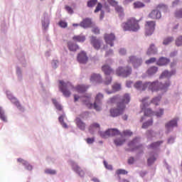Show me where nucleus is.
<instances>
[{"mask_svg":"<svg viewBox=\"0 0 182 182\" xmlns=\"http://www.w3.org/2000/svg\"><path fill=\"white\" fill-rule=\"evenodd\" d=\"M60 85L58 86L60 90L63 92V96L65 97H70L72 95L70 90L75 89L76 92L78 93H85L87 89H89V86L85 85H77V87H74L72 83L70 82H65L63 80H58Z\"/></svg>","mask_w":182,"mask_h":182,"instance_id":"1","label":"nucleus"},{"mask_svg":"<svg viewBox=\"0 0 182 182\" xmlns=\"http://www.w3.org/2000/svg\"><path fill=\"white\" fill-rule=\"evenodd\" d=\"M129 103H130V95L124 94L120 101L117 102V108L113 107L109 109L111 117H118L123 114L126 110V105H129Z\"/></svg>","mask_w":182,"mask_h":182,"instance_id":"2","label":"nucleus"},{"mask_svg":"<svg viewBox=\"0 0 182 182\" xmlns=\"http://www.w3.org/2000/svg\"><path fill=\"white\" fill-rule=\"evenodd\" d=\"M139 22L140 20H137L134 17H130L127 21L121 24V28L124 32H137L140 29Z\"/></svg>","mask_w":182,"mask_h":182,"instance_id":"3","label":"nucleus"},{"mask_svg":"<svg viewBox=\"0 0 182 182\" xmlns=\"http://www.w3.org/2000/svg\"><path fill=\"white\" fill-rule=\"evenodd\" d=\"M168 86H170V81H167L165 85L159 81L147 82V88L151 92H159V90H163Z\"/></svg>","mask_w":182,"mask_h":182,"instance_id":"4","label":"nucleus"},{"mask_svg":"<svg viewBox=\"0 0 182 182\" xmlns=\"http://www.w3.org/2000/svg\"><path fill=\"white\" fill-rule=\"evenodd\" d=\"M132 67L126 66V67H119L116 70L117 76H122V77H128L132 75Z\"/></svg>","mask_w":182,"mask_h":182,"instance_id":"5","label":"nucleus"},{"mask_svg":"<svg viewBox=\"0 0 182 182\" xmlns=\"http://www.w3.org/2000/svg\"><path fill=\"white\" fill-rule=\"evenodd\" d=\"M122 133L117 129H109L105 132L100 134L102 139H107V137H114V136H121Z\"/></svg>","mask_w":182,"mask_h":182,"instance_id":"6","label":"nucleus"},{"mask_svg":"<svg viewBox=\"0 0 182 182\" xmlns=\"http://www.w3.org/2000/svg\"><path fill=\"white\" fill-rule=\"evenodd\" d=\"M154 29H156V21H148L145 23V34L146 36H150V35H153L154 32Z\"/></svg>","mask_w":182,"mask_h":182,"instance_id":"7","label":"nucleus"},{"mask_svg":"<svg viewBox=\"0 0 182 182\" xmlns=\"http://www.w3.org/2000/svg\"><path fill=\"white\" fill-rule=\"evenodd\" d=\"M129 63H132L134 69L140 68V66H141V64L143 63V60L141 59V58H139L137 56L131 55L129 56Z\"/></svg>","mask_w":182,"mask_h":182,"instance_id":"8","label":"nucleus"},{"mask_svg":"<svg viewBox=\"0 0 182 182\" xmlns=\"http://www.w3.org/2000/svg\"><path fill=\"white\" fill-rule=\"evenodd\" d=\"M139 143H140V139L135 138L128 144L129 147L132 149V151H134V150H141L143 151V145H139Z\"/></svg>","mask_w":182,"mask_h":182,"instance_id":"9","label":"nucleus"},{"mask_svg":"<svg viewBox=\"0 0 182 182\" xmlns=\"http://www.w3.org/2000/svg\"><path fill=\"white\" fill-rule=\"evenodd\" d=\"M104 39L107 45H109V46H114V41H116V36L114 33H105L104 35Z\"/></svg>","mask_w":182,"mask_h":182,"instance_id":"10","label":"nucleus"},{"mask_svg":"<svg viewBox=\"0 0 182 182\" xmlns=\"http://www.w3.org/2000/svg\"><path fill=\"white\" fill-rule=\"evenodd\" d=\"M77 60L79 63L82 65H86L89 60V57H87V54L85 51H81L77 55Z\"/></svg>","mask_w":182,"mask_h":182,"instance_id":"11","label":"nucleus"},{"mask_svg":"<svg viewBox=\"0 0 182 182\" xmlns=\"http://www.w3.org/2000/svg\"><path fill=\"white\" fill-rule=\"evenodd\" d=\"M102 100H103V94L98 93L95 97V102L94 103V109L97 112L102 110V107H100V105H102Z\"/></svg>","mask_w":182,"mask_h":182,"instance_id":"12","label":"nucleus"},{"mask_svg":"<svg viewBox=\"0 0 182 182\" xmlns=\"http://www.w3.org/2000/svg\"><path fill=\"white\" fill-rule=\"evenodd\" d=\"M90 43L92 46H93L94 49H96V50H99L100 49V47L102 46V41L95 36H92L90 39Z\"/></svg>","mask_w":182,"mask_h":182,"instance_id":"13","label":"nucleus"},{"mask_svg":"<svg viewBox=\"0 0 182 182\" xmlns=\"http://www.w3.org/2000/svg\"><path fill=\"white\" fill-rule=\"evenodd\" d=\"M102 70L105 76H110V75H114V70L109 65V64H105L102 66Z\"/></svg>","mask_w":182,"mask_h":182,"instance_id":"14","label":"nucleus"},{"mask_svg":"<svg viewBox=\"0 0 182 182\" xmlns=\"http://www.w3.org/2000/svg\"><path fill=\"white\" fill-rule=\"evenodd\" d=\"M134 87H135L136 90L144 91L147 89V82H143V81L140 80L136 81L134 85Z\"/></svg>","mask_w":182,"mask_h":182,"instance_id":"15","label":"nucleus"},{"mask_svg":"<svg viewBox=\"0 0 182 182\" xmlns=\"http://www.w3.org/2000/svg\"><path fill=\"white\" fill-rule=\"evenodd\" d=\"M90 82H95V83H102L103 78L100 74L93 73L90 78Z\"/></svg>","mask_w":182,"mask_h":182,"instance_id":"16","label":"nucleus"},{"mask_svg":"<svg viewBox=\"0 0 182 182\" xmlns=\"http://www.w3.org/2000/svg\"><path fill=\"white\" fill-rule=\"evenodd\" d=\"M150 19H160L161 18V13L159 10H153L148 15Z\"/></svg>","mask_w":182,"mask_h":182,"instance_id":"17","label":"nucleus"},{"mask_svg":"<svg viewBox=\"0 0 182 182\" xmlns=\"http://www.w3.org/2000/svg\"><path fill=\"white\" fill-rule=\"evenodd\" d=\"M91 25H92V20L89 18H84L80 23V26H81V28H84V29H86V28H90Z\"/></svg>","mask_w":182,"mask_h":182,"instance_id":"18","label":"nucleus"},{"mask_svg":"<svg viewBox=\"0 0 182 182\" xmlns=\"http://www.w3.org/2000/svg\"><path fill=\"white\" fill-rule=\"evenodd\" d=\"M73 170H74V171H75V173H77L80 177H85V171H83V169H82V168L77 164L73 165Z\"/></svg>","mask_w":182,"mask_h":182,"instance_id":"19","label":"nucleus"},{"mask_svg":"<svg viewBox=\"0 0 182 182\" xmlns=\"http://www.w3.org/2000/svg\"><path fill=\"white\" fill-rule=\"evenodd\" d=\"M8 98L11 100L13 105H15V106H16V107L18 108L19 110H22L23 109V107H22V105H21V103L19 102L18 99L11 95H9Z\"/></svg>","mask_w":182,"mask_h":182,"instance_id":"20","label":"nucleus"},{"mask_svg":"<svg viewBox=\"0 0 182 182\" xmlns=\"http://www.w3.org/2000/svg\"><path fill=\"white\" fill-rule=\"evenodd\" d=\"M90 97H91V95L85 96V97H82V103L85 105V106H87L88 109H90L93 107V105L90 103Z\"/></svg>","mask_w":182,"mask_h":182,"instance_id":"21","label":"nucleus"},{"mask_svg":"<svg viewBox=\"0 0 182 182\" xmlns=\"http://www.w3.org/2000/svg\"><path fill=\"white\" fill-rule=\"evenodd\" d=\"M177 118H175L166 123L165 125L166 129L170 130V129H173V127H177Z\"/></svg>","mask_w":182,"mask_h":182,"instance_id":"22","label":"nucleus"},{"mask_svg":"<svg viewBox=\"0 0 182 182\" xmlns=\"http://www.w3.org/2000/svg\"><path fill=\"white\" fill-rule=\"evenodd\" d=\"M141 102L142 103V105H141L142 110H144L146 107H149V106L151 105V100H150L149 98L147 97L145 98H143L141 100Z\"/></svg>","mask_w":182,"mask_h":182,"instance_id":"23","label":"nucleus"},{"mask_svg":"<svg viewBox=\"0 0 182 182\" xmlns=\"http://www.w3.org/2000/svg\"><path fill=\"white\" fill-rule=\"evenodd\" d=\"M17 161L18 163H21V164H23L26 167V170H28L29 171H31V170H32V168H33L31 164H29V162H28L27 161H25V159L18 158L17 159Z\"/></svg>","mask_w":182,"mask_h":182,"instance_id":"24","label":"nucleus"},{"mask_svg":"<svg viewBox=\"0 0 182 182\" xmlns=\"http://www.w3.org/2000/svg\"><path fill=\"white\" fill-rule=\"evenodd\" d=\"M17 161L18 163H21V164H23L26 167V170H28L29 171H31V170H32V168H33L31 164H29V162H28L27 161H25V159L18 158L17 159Z\"/></svg>","mask_w":182,"mask_h":182,"instance_id":"25","label":"nucleus"},{"mask_svg":"<svg viewBox=\"0 0 182 182\" xmlns=\"http://www.w3.org/2000/svg\"><path fill=\"white\" fill-rule=\"evenodd\" d=\"M156 160L157 157H156V155L153 154V153L149 154V157L147 159V165L149 166H153V164L156 163Z\"/></svg>","mask_w":182,"mask_h":182,"instance_id":"26","label":"nucleus"},{"mask_svg":"<svg viewBox=\"0 0 182 182\" xmlns=\"http://www.w3.org/2000/svg\"><path fill=\"white\" fill-rule=\"evenodd\" d=\"M75 123L80 130H85L86 129V124L80 118H76Z\"/></svg>","mask_w":182,"mask_h":182,"instance_id":"27","label":"nucleus"},{"mask_svg":"<svg viewBox=\"0 0 182 182\" xmlns=\"http://www.w3.org/2000/svg\"><path fill=\"white\" fill-rule=\"evenodd\" d=\"M168 63H170V60L164 57L159 58V60L156 63L159 66H164L166 65H168Z\"/></svg>","mask_w":182,"mask_h":182,"instance_id":"28","label":"nucleus"},{"mask_svg":"<svg viewBox=\"0 0 182 182\" xmlns=\"http://www.w3.org/2000/svg\"><path fill=\"white\" fill-rule=\"evenodd\" d=\"M122 97H120V95H115L109 99V100L107 101V104L114 105V103H117V101L119 100V102H120V99H122Z\"/></svg>","mask_w":182,"mask_h":182,"instance_id":"29","label":"nucleus"},{"mask_svg":"<svg viewBox=\"0 0 182 182\" xmlns=\"http://www.w3.org/2000/svg\"><path fill=\"white\" fill-rule=\"evenodd\" d=\"M68 48L69 50H70L71 52H76L77 49H79V46H77V44H75L73 42L69 41L68 43Z\"/></svg>","mask_w":182,"mask_h":182,"instance_id":"30","label":"nucleus"},{"mask_svg":"<svg viewBox=\"0 0 182 182\" xmlns=\"http://www.w3.org/2000/svg\"><path fill=\"white\" fill-rule=\"evenodd\" d=\"M157 70H159L157 67L152 66L147 70L146 73L149 76H153V75H156V73H157Z\"/></svg>","mask_w":182,"mask_h":182,"instance_id":"31","label":"nucleus"},{"mask_svg":"<svg viewBox=\"0 0 182 182\" xmlns=\"http://www.w3.org/2000/svg\"><path fill=\"white\" fill-rule=\"evenodd\" d=\"M156 53H157V48L154 44H151L146 52V55H156Z\"/></svg>","mask_w":182,"mask_h":182,"instance_id":"32","label":"nucleus"},{"mask_svg":"<svg viewBox=\"0 0 182 182\" xmlns=\"http://www.w3.org/2000/svg\"><path fill=\"white\" fill-rule=\"evenodd\" d=\"M115 11L119 14V18H123L124 16V10L122 6L117 5L115 7Z\"/></svg>","mask_w":182,"mask_h":182,"instance_id":"33","label":"nucleus"},{"mask_svg":"<svg viewBox=\"0 0 182 182\" xmlns=\"http://www.w3.org/2000/svg\"><path fill=\"white\" fill-rule=\"evenodd\" d=\"M73 39L75 42H85V41H86V37L83 35L74 36Z\"/></svg>","mask_w":182,"mask_h":182,"instance_id":"34","label":"nucleus"},{"mask_svg":"<svg viewBox=\"0 0 182 182\" xmlns=\"http://www.w3.org/2000/svg\"><path fill=\"white\" fill-rule=\"evenodd\" d=\"M173 72H170L168 70H164L161 76H160V79H163L164 77H171V76H173Z\"/></svg>","mask_w":182,"mask_h":182,"instance_id":"35","label":"nucleus"},{"mask_svg":"<svg viewBox=\"0 0 182 182\" xmlns=\"http://www.w3.org/2000/svg\"><path fill=\"white\" fill-rule=\"evenodd\" d=\"M125 141H126V139L123 138H117L114 140V143L115 146H122Z\"/></svg>","mask_w":182,"mask_h":182,"instance_id":"36","label":"nucleus"},{"mask_svg":"<svg viewBox=\"0 0 182 182\" xmlns=\"http://www.w3.org/2000/svg\"><path fill=\"white\" fill-rule=\"evenodd\" d=\"M134 9H140V8H144L145 5L141 1H135L134 4Z\"/></svg>","mask_w":182,"mask_h":182,"instance_id":"37","label":"nucleus"},{"mask_svg":"<svg viewBox=\"0 0 182 182\" xmlns=\"http://www.w3.org/2000/svg\"><path fill=\"white\" fill-rule=\"evenodd\" d=\"M96 5H97V0H89L87 2V6L88 8H94Z\"/></svg>","mask_w":182,"mask_h":182,"instance_id":"38","label":"nucleus"},{"mask_svg":"<svg viewBox=\"0 0 182 182\" xmlns=\"http://www.w3.org/2000/svg\"><path fill=\"white\" fill-rule=\"evenodd\" d=\"M161 144H163V141H158L156 142H154L149 146L150 149H157Z\"/></svg>","mask_w":182,"mask_h":182,"instance_id":"39","label":"nucleus"},{"mask_svg":"<svg viewBox=\"0 0 182 182\" xmlns=\"http://www.w3.org/2000/svg\"><path fill=\"white\" fill-rule=\"evenodd\" d=\"M121 136H124V137H131V136H133V132L129 129H126L122 132Z\"/></svg>","mask_w":182,"mask_h":182,"instance_id":"40","label":"nucleus"},{"mask_svg":"<svg viewBox=\"0 0 182 182\" xmlns=\"http://www.w3.org/2000/svg\"><path fill=\"white\" fill-rule=\"evenodd\" d=\"M112 76L106 75L105 79L104 80V85H106L107 86L110 85L112 83Z\"/></svg>","mask_w":182,"mask_h":182,"instance_id":"41","label":"nucleus"},{"mask_svg":"<svg viewBox=\"0 0 182 182\" xmlns=\"http://www.w3.org/2000/svg\"><path fill=\"white\" fill-rule=\"evenodd\" d=\"M0 119L2 122H6V116H5V112L1 107H0Z\"/></svg>","mask_w":182,"mask_h":182,"instance_id":"42","label":"nucleus"},{"mask_svg":"<svg viewBox=\"0 0 182 182\" xmlns=\"http://www.w3.org/2000/svg\"><path fill=\"white\" fill-rule=\"evenodd\" d=\"M122 89V85L120 84L115 83L112 85L113 92H119Z\"/></svg>","mask_w":182,"mask_h":182,"instance_id":"43","label":"nucleus"},{"mask_svg":"<svg viewBox=\"0 0 182 182\" xmlns=\"http://www.w3.org/2000/svg\"><path fill=\"white\" fill-rule=\"evenodd\" d=\"M160 100H161V97H156L151 100V103H153L154 105H156V106H157L159 103H160Z\"/></svg>","mask_w":182,"mask_h":182,"instance_id":"44","label":"nucleus"},{"mask_svg":"<svg viewBox=\"0 0 182 182\" xmlns=\"http://www.w3.org/2000/svg\"><path fill=\"white\" fill-rule=\"evenodd\" d=\"M52 102L58 110H62V105H60L59 102H58L56 99H53Z\"/></svg>","mask_w":182,"mask_h":182,"instance_id":"45","label":"nucleus"},{"mask_svg":"<svg viewBox=\"0 0 182 182\" xmlns=\"http://www.w3.org/2000/svg\"><path fill=\"white\" fill-rule=\"evenodd\" d=\"M58 26L60 28H63V29H65V28H68V23L63 20H60L58 22Z\"/></svg>","mask_w":182,"mask_h":182,"instance_id":"46","label":"nucleus"},{"mask_svg":"<svg viewBox=\"0 0 182 182\" xmlns=\"http://www.w3.org/2000/svg\"><path fill=\"white\" fill-rule=\"evenodd\" d=\"M153 125V119H151L146 122H144L142 125V129H147L149 126Z\"/></svg>","mask_w":182,"mask_h":182,"instance_id":"47","label":"nucleus"},{"mask_svg":"<svg viewBox=\"0 0 182 182\" xmlns=\"http://www.w3.org/2000/svg\"><path fill=\"white\" fill-rule=\"evenodd\" d=\"M173 41H174V38H173V37H168L164 40L163 44L168 45L169 43H171Z\"/></svg>","mask_w":182,"mask_h":182,"instance_id":"48","label":"nucleus"},{"mask_svg":"<svg viewBox=\"0 0 182 182\" xmlns=\"http://www.w3.org/2000/svg\"><path fill=\"white\" fill-rule=\"evenodd\" d=\"M129 172L124 169H118L116 171V174L117 176H120V174H122L123 176L127 174Z\"/></svg>","mask_w":182,"mask_h":182,"instance_id":"49","label":"nucleus"},{"mask_svg":"<svg viewBox=\"0 0 182 182\" xmlns=\"http://www.w3.org/2000/svg\"><path fill=\"white\" fill-rule=\"evenodd\" d=\"M102 8H103V5H102V3H97V6L94 11L95 14H97V12L102 11Z\"/></svg>","mask_w":182,"mask_h":182,"instance_id":"50","label":"nucleus"},{"mask_svg":"<svg viewBox=\"0 0 182 182\" xmlns=\"http://www.w3.org/2000/svg\"><path fill=\"white\" fill-rule=\"evenodd\" d=\"M46 174H50L51 176H53L56 174V171L51 169V168H47L45 170Z\"/></svg>","mask_w":182,"mask_h":182,"instance_id":"51","label":"nucleus"},{"mask_svg":"<svg viewBox=\"0 0 182 182\" xmlns=\"http://www.w3.org/2000/svg\"><path fill=\"white\" fill-rule=\"evenodd\" d=\"M144 114L145 116H153V114H154V112L151 110V109L148 108L145 109Z\"/></svg>","mask_w":182,"mask_h":182,"instance_id":"52","label":"nucleus"},{"mask_svg":"<svg viewBox=\"0 0 182 182\" xmlns=\"http://www.w3.org/2000/svg\"><path fill=\"white\" fill-rule=\"evenodd\" d=\"M100 124H99L98 123H93L90 126L89 130L90 132H91L92 129H100Z\"/></svg>","mask_w":182,"mask_h":182,"instance_id":"53","label":"nucleus"},{"mask_svg":"<svg viewBox=\"0 0 182 182\" xmlns=\"http://www.w3.org/2000/svg\"><path fill=\"white\" fill-rule=\"evenodd\" d=\"M157 8H159V9H161V11H163V12H166L168 7L167 6L164 5V4H159Z\"/></svg>","mask_w":182,"mask_h":182,"instance_id":"54","label":"nucleus"},{"mask_svg":"<svg viewBox=\"0 0 182 182\" xmlns=\"http://www.w3.org/2000/svg\"><path fill=\"white\" fill-rule=\"evenodd\" d=\"M108 4L111 5V6H117L119 2H117L116 0H107Z\"/></svg>","mask_w":182,"mask_h":182,"instance_id":"55","label":"nucleus"},{"mask_svg":"<svg viewBox=\"0 0 182 182\" xmlns=\"http://www.w3.org/2000/svg\"><path fill=\"white\" fill-rule=\"evenodd\" d=\"M176 46H181L182 45V36H179L176 41Z\"/></svg>","mask_w":182,"mask_h":182,"instance_id":"56","label":"nucleus"},{"mask_svg":"<svg viewBox=\"0 0 182 182\" xmlns=\"http://www.w3.org/2000/svg\"><path fill=\"white\" fill-rule=\"evenodd\" d=\"M163 114H164V109H160L159 112H156L155 116H156L157 117H161Z\"/></svg>","mask_w":182,"mask_h":182,"instance_id":"57","label":"nucleus"},{"mask_svg":"<svg viewBox=\"0 0 182 182\" xmlns=\"http://www.w3.org/2000/svg\"><path fill=\"white\" fill-rule=\"evenodd\" d=\"M176 18H182V9L175 12Z\"/></svg>","mask_w":182,"mask_h":182,"instance_id":"58","label":"nucleus"},{"mask_svg":"<svg viewBox=\"0 0 182 182\" xmlns=\"http://www.w3.org/2000/svg\"><path fill=\"white\" fill-rule=\"evenodd\" d=\"M154 62H156V58H151L149 60H146L145 63L150 65V63H154Z\"/></svg>","mask_w":182,"mask_h":182,"instance_id":"59","label":"nucleus"},{"mask_svg":"<svg viewBox=\"0 0 182 182\" xmlns=\"http://www.w3.org/2000/svg\"><path fill=\"white\" fill-rule=\"evenodd\" d=\"M104 166L107 170H113V166H112V165H109L106 161H104Z\"/></svg>","mask_w":182,"mask_h":182,"instance_id":"60","label":"nucleus"},{"mask_svg":"<svg viewBox=\"0 0 182 182\" xmlns=\"http://www.w3.org/2000/svg\"><path fill=\"white\" fill-rule=\"evenodd\" d=\"M65 11L68 12V14H70L71 15L72 14H73V9H72V7L69 6H65Z\"/></svg>","mask_w":182,"mask_h":182,"instance_id":"61","label":"nucleus"},{"mask_svg":"<svg viewBox=\"0 0 182 182\" xmlns=\"http://www.w3.org/2000/svg\"><path fill=\"white\" fill-rule=\"evenodd\" d=\"M93 33H95V35H99L100 33V29H99V27H94L92 28Z\"/></svg>","mask_w":182,"mask_h":182,"instance_id":"62","label":"nucleus"},{"mask_svg":"<svg viewBox=\"0 0 182 182\" xmlns=\"http://www.w3.org/2000/svg\"><path fill=\"white\" fill-rule=\"evenodd\" d=\"M119 55H122L123 56V55H126V53H127V51L124 48H120L119 50Z\"/></svg>","mask_w":182,"mask_h":182,"instance_id":"63","label":"nucleus"},{"mask_svg":"<svg viewBox=\"0 0 182 182\" xmlns=\"http://www.w3.org/2000/svg\"><path fill=\"white\" fill-rule=\"evenodd\" d=\"M86 141L87 144H93V143L95 142V138H87L86 139Z\"/></svg>","mask_w":182,"mask_h":182,"instance_id":"64","label":"nucleus"}]
</instances>
